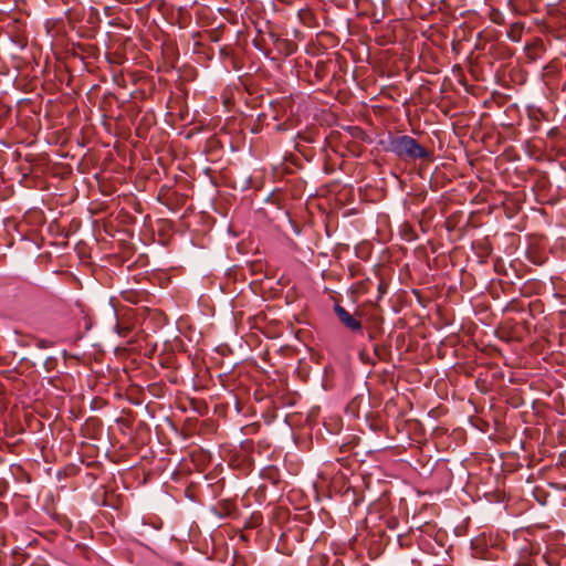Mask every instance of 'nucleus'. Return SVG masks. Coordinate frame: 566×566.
Returning a JSON list of instances; mask_svg holds the SVG:
<instances>
[{
  "mask_svg": "<svg viewBox=\"0 0 566 566\" xmlns=\"http://www.w3.org/2000/svg\"><path fill=\"white\" fill-rule=\"evenodd\" d=\"M387 150L402 160L431 159V153L408 135L390 137Z\"/></svg>",
  "mask_w": 566,
  "mask_h": 566,
  "instance_id": "nucleus-1",
  "label": "nucleus"
},
{
  "mask_svg": "<svg viewBox=\"0 0 566 566\" xmlns=\"http://www.w3.org/2000/svg\"><path fill=\"white\" fill-rule=\"evenodd\" d=\"M334 311L340 323L352 332H361L363 325L359 319L355 318L348 311L339 304H335Z\"/></svg>",
  "mask_w": 566,
  "mask_h": 566,
  "instance_id": "nucleus-2",
  "label": "nucleus"
},
{
  "mask_svg": "<svg viewBox=\"0 0 566 566\" xmlns=\"http://www.w3.org/2000/svg\"><path fill=\"white\" fill-rule=\"evenodd\" d=\"M384 269L381 265H376L373 269V274L375 279L377 280V290H378V296L377 301H379L388 291V283L386 279L384 277L382 273Z\"/></svg>",
  "mask_w": 566,
  "mask_h": 566,
  "instance_id": "nucleus-3",
  "label": "nucleus"
},
{
  "mask_svg": "<svg viewBox=\"0 0 566 566\" xmlns=\"http://www.w3.org/2000/svg\"><path fill=\"white\" fill-rule=\"evenodd\" d=\"M371 285H374V281L370 276H366L365 279L357 281L353 285V293H356L358 295H364L368 293L371 289Z\"/></svg>",
  "mask_w": 566,
  "mask_h": 566,
  "instance_id": "nucleus-4",
  "label": "nucleus"
},
{
  "mask_svg": "<svg viewBox=\"0 0 566 566\" xmlns=\"http://www.w3.org/2000/svg\"><path fill=\"white\" fill-rule=\"evenodd\" d=\"M524 24L522 22H513L507 32V38L513 42H520L523 35Z\"/></svg>",
  "mask_w": 566,
  "mask_h": 566,
  "instance_id": "nucleus-5",
  "label": "nucleus"
},
{
  "mask_svg": "<svg viewBox=\"0 0 566 566\" xmlns=\"http://www.w3.org/2000/svg\"><path fill=\"white\" fill-rule=\"evenodd\" d=\"M490 20L496 24L504 23V17L500 10L492 9L490 12Z\"/></svg>",
  "mask_w": 566,
  "mask_h": 566,
  "instance_id": "nucleus-6",
  "label": "nucleus"
},
{
  "mask_svg": "<svg viewBox=\"0 0 566 566\" xmlns=\"http://www.w3.org/2000/svg\"><path fill=\"white\" fill-rule=\"evenodd\" d=\"M115 328H116L117 334L122 337H127L132 332L130 326H122L118 323L116 324Z\"/></svg>",
  "mask_w": 566,
  "mask_h": 566,
  "instance_id": "nucleus-7",
  "label": "nucleus"
},
{
  "mask_svg": "<svg viewBox=\"0 0 566 566\" xmlns=\"http://www.w3.org/2000/svg\"><path fill=\"white\" fill-rule=\"evenodd\" d=\"M381 355H382V352L379 350V354L377 356L382 359Z\"/></svg>",
  "mask_w": 566,
  "mask_h": 566,
  "instance_id": "nucleus-8",
  "label": "nucleus"
},
{
  "mask_svg": "<svg viewBox=\"0 0 566 566\" xmlns=\"http://www.w3.org/2000/svg\"><path fill=\"white\" fill-rule=\"evenodd\" d=\"M375 353H376V355L379 354V349L377 347L375 348Z\"/></svg>",
  "mask_w": 566,
  "mask_h": 566,
  "instance_id": "nucleus-9",
  "label": "nucleus"
}]
</instances>
